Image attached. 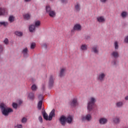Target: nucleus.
<instances>
[{"label":"nucleus","mask_w":128,"mask_h":128,"mask_svg":"<svg viewBox=\"0 0 128 128\" xmlns=\"http://www.w3.org/2000/svg\"><path fill=\"white\" fill-rule=\"evenodd\" d=\"M36 48V43L34 42L32 43L30 46V48H32V50H34V48Z\"/></svg>","instance_id":"4c0bfd02"},{"label":"nucleus","mask_w":128,"mask_h":128,"mask_svg":"<svg viewBox=\"0 0 128 128\" xmlns=\"http://www.w3.org/2000/svg\"><path fill=\"white\" fill-rule=\"evenodd\" d=\"M82 122H84V120H88V122H90V120H92V115L88 114L86 116H82Z\"/></svg>","instance_id":"423d86ee"},{"label":"nucleus","mask_w":128,"mask_h":128,"mask_svg":"<svg viewBox=\"0 0 128 128\" xmlns=\"http://www.w3.org/2000/svg\"><path fill=\"white\" fill-rule=\"evenodd\" d=\"M114 46L115 48V50H118V42H115L114 43Z\"/></svg>","instance_id":"72a5a7b5"},{"label":"nucleus","mask_w":128,"mask_h":128,"mask_svg":"<svg viewBox=\"0 0 128 128\" xmlns=\"http://www.w3.org/2000/svg\"><path fill=\"white\" fill-rule=\"evenodd\" d=\"M43 117L46 120H48V114H46V112H44L43 113Z\"/></svg>","instance_id":"cd10ccee"},{"label":"nucleus","mask_w":128,"mask_h":128,"mask_svg":"<svg viewBox=\"0 0 128 128\" xmlns=\"http://www.w3.org/2000/svg\"><path fill=\"white\" fill-rule=\"evenodd\" d=\"M2 26H8V22H1Z\"/></svg>","instance_id":"e433bc0d"},{"label":"nucleus","mask_w":128,"mask_h":128,"mask_svg":"<svg viewBox=\"0 0 128 128\" xmlns=\"http://www.w3.org/2000/svg\"><path fill=\"white\" fill-rule=\"evenodd\" d=\"M54 85V78L52 76H50V79H49V86H52Z\"/></svg>","instance_id":"6ab92c4d"},{"label":"nucleus","mask_w":128,"mask_h":128,"mask_svg":"<svg viewBox=\"0 0 128 128\" xmlns=\"http://www.w3.org/2000/svg\"><path fill=\"white\" fill-rule=\"evenodd\" d=\"M112 64H114V66H116V60H114V61H113L112 62Z\"/></svg>","instance_id":"a18cd8bd"},{"label":"nucleus","mask_w":128,"mask_h":128,"mask_svg":"<svg viewBox=\"0 0 128 128\" xmlns=\"http://www.w3.org/2000/svg\"><path fill=\"white\" fill-rule=\"evenodd\" d=\"M66 122L68 124H72V117L70 116L67 118H66Z\"/></svg>","instance_id":"412c9836"},{"label":"nucleus","mask_w":128,"mask_h":128,"mask_svg":"<svg viewBox=\"0 0 128 128\" xmlns=\"http://www.w3.org/2000/svg\"><path fill=\"white\" fill-rule=\"evenodd\" d=\"M12 106L13 108H14L15 110H16L18 108V104H16V102H13L12 104Z\"/></svg>","instance_id":"473e14b6"},{"label":"nucleus","mask_w":128,"mask_h":128,"mask_svg":"<svg viewBox=\"0 0 128 128\" xmlns=\"http://www.w3.org/2000/svg\"><path fill=\"white\" fill-rule=\"evenodd\" d=\"M23 16L24 20H27L30 18V15L28 14L23 15Z\"/></svg>","instance_id":"393cba45"},{"label":"nucleus","mask_w":128,"mask_h":128,"mask_svg":"<svg viewBox=\"0 0 128 128\" xmlns=\"http://www.w3.org/2000/svg\"><path fill=\"white\" fill-rule=\"evenodd\" d=\"M124 42L126 44H128V36L126 37V38L124 39Z\"/></svg>","instance_id":"79ce46f5"},{"label":"nucleus","mask_w":128,"mask_h":128,"mask_svg":"<svg viewBox=\"0 0 128 128\" xmlns=\"http://www.w3.org/2000/svg\"><path fill=\"white\" fill-rule=\"evenodd\" d=\"M85 38H86V40H88V38H90V36H86Z\"/></svg>","instance_id":"49530a36"},{"label":"nucleus","mask_w":128,"mask_h":128,"mask_svg":"<svg viewBox=\"0 0 128 128\" xmlns=\"http://www.w3.org/2000/svg\"><path fill=\"white\" fill-rule=\"evenodd\" d=\"M15 34L18 36H22V32L18 31H16L15 32Z\"/></svg>","instance_id":"7c9ffc66"},{"label":"nucleus","mask_w":128,"mask_h":128,"mask_svg":"<svg viewBox=\"0 0 128 128\" xmlns=\"http://www.w3.org/2000/svg\"><path fill=\"white\" fill-rule=\"evenodd\" d=\"M22 124H26V122H28V119L26 117H24L22 120Z\"/></svg>","instance_id":"f704fd0d"},{"label":"nucleus","mask_w":128,"mask_h":128,"mask_svg":"<svg viewBox=\"0 0 128 128\" xmlns=\"http://www.w3.org/2000/svg\"><path fill=\"white\" fill-rule=\"evenodd\" d=\"M36 88H36V84H33L32 86V90H36Z\"/></svg>","instance_id":"58836bf2"},{"label":"nucleus","mask_w":128,"mask_h":128,"mask_svg":"<svg viewBox=\"0 0 128 128\" xmlns=\"http://www.w3.org/2000/svg\"><path fill=\"white\" fill-rule=\"evenodd\" d=\"M54 112L55 110L54 109H53L49 114L48 120H52V118L56 116V114Z\"/></svg>","instance_id":"9d476101"},{"label":"nucleus","mask_w":128,"mask_h":128,"mask_svg":"<svg viewBox=\"0 0 128 128\" xmlns=\"http://www.w3.org/2000/svg\"><path fill=\"white\" fill-rule=\"evenodd\" d=\"M8 20L10 22H14V18L13 16H10L9 17Z\"/></svg>","instance_id":"c85d7f7f"},{"label":"nucleus","mask_w":128,"mask_h":128,"mask_svg":"<svg viewBox=\"0 0 128 128\" xmlns=\"http://www.w3.org/2000/svg\"><path fill=\"white\" fill-rule=\"evenodd\" d=\"M94 102H96V98L92 97L90 98L88 104V110L89 112H92L94 109Z\"/></svg>","instance_id":"f03ea898"},{"label":"nucleus","mask_w":128,"mask_h":128,"mask_svg":"<svg viewBox=\"0 0 128 128\" xmlns=\"http://www.w3.org/2000/svg\"><path fill=\"white\" fill-rule=\"evenodd\" d=\"M66 68H60V73L59 74L60 76V78L64 76V75L66 74Z\"/></svg>","instance_id":"6e6552de"},{"label":"nucleus","mask_w":128,"mask_h":128,"mask_svg":"<svg viewBox=\"0 0 128 128\" xmlns=\"http://www.w3.org/2000/svg\"><path fill=\"white\" fill-rule=\"evenodd\" d=\"M28 48H24L22 51V54H23L25 58H26V56H28Z\"/></svg>","instance_id":"2eb2a0df"},{"label":"nucleus","mask_w":128,"mask_h":128,"mask_svg":"<svg viewBox=\"0 0 128 128\" xmlns=\"http://www.w3.org/2000/svg\"><path fill=\"white\" fill-rule=\"evenodd\" d=\"M61 2L62 4H66V2H68V0H61Z\"/></svg>","instance_id":"37998d69"},{"label":"nucleus","mask_w":128,"mask_h":128,"mask_svg":"<svg viewBox=\"0 0 128 128\" xmlns=\"http://www.w3.org/2000/svg\"><path fill=\"white\" fill-rule=\"evenodd\" d=\"M40 26V21L37 20L35 22V27L38 28Z\"/></svg>","instance_id":"2f4dec72"},{"label":"nucleus","mask_w":128,"mask_h":128,"mask_svg":"<svg viewBox=\"0 0 128 128\" xmlns=\"http://www.w3.org/2000/svg\"><path fill=\"white\" fill-rule=\"evenodd\" d=\"M71 106H78V100L76 99H73L71 102Z\"/></svg>","instance_id":"aec40b11"},{"label":"nucleus","mask_w":128,"mask_h":128,"mask_svg":"<svg viewBox=\"0 0 128 128\" xmlns=\"http://www.w3.org/2000/svg\"><path fill=\"white\" fill-rule=\"evenodd\" d=\"M44 46H45L46 48V44H44Z\"/></svg>","instance_id":"603ef678"},{"label":"nucleus","mask_w":128,"mask_h":128,"mask_svg":"<svg viewBox=\"0 0 128 128\" xmlns=\"http://www.w3.org/2000/svg\"><path fill=\"white\" fill-rule=\"evenodd\" d=\"M29 30L30 32H34L36 31V26L34 25H30L29 26Z\"/></svg>","instance_id":"dca6fc26"},{"label":"nucleus","mask_w":128,"mask_h":128,"mask_svg":"<svg viewBox=\"0 0 128 128\" xmlns=\"http://www.w3.org/2000/svg\"><path fill=\"white\" fill-rule=\"evenodd\" d=\"M42 98V95H40V96H39V98Z\"/></svg>","instance_id":"8fccbe9b"},{"label":"nucleus","mask_w":128,"mask_h":128,"mask_svg":"<svg viewBox=\"0 0 128 128\" xmlns=\"http://www.w3.org/2000/svg\"><path fill=\"white\" fill-rule=\"evenodd\" d=\"M111 56H112L113 58H118L120 56V54H118V51H114L111 54Z\"/></svg>","instance_id":"ddd939ff"},{"label":"nucleus","mask_w":128,"mask_h":128,"mask_svg":"<svg viewBox=\"0 0 128 128\" xmlns=\"http://www.w3.org/2000/svg\"><path fill=\"white\" fill-rule=\"evenodd\" d=\"M8 14V10L6 8H0V16H4Z\"/></svg>","instance_id":"9b49d317"},{"label":"nucleus","mask_w":128,"mask_h":128,"mask_svg":"<svg viewBox=\"0 0 128 128\" xmlns=\"http://www.w3.org/2000/svg\"><path fill=\"white\" fill-rule=\"evenodd\" d=\"M74 10L76 12H80V4L79 2H76L74 6Z\"/></svg>","instance_id":"39448f33"},{"label":"nucleus","mask_w":128,"mask_h":128,"mask_svg":"<svg viewBox=\"0 0 128 128\" xmlns=\"http://www.w3.org/2000/svg\"><path fill=\"white\" fill-rule=\"evenodd\" d=\"M107 0H100L101 2H103L104 4L106 2Z\"/></svg>","instance_id":"c03bdc74"},{"label":"nucleus","mask_w":128,"mask_h":128,"mask_svg":"<svg viewBox=\"0 0 128 128\" xmlns=\"http://www.w3.org/2000/svg\"><path fill=\"white\" fill-rule=\"evenodd\" d=\"M2 26V22H0V26Z\"/></svg>","instance_id":"864d4df0"},{"label":"nucleus","mask_w":128,"mask_h":128,"mask_svg":"<svg viewBox=\"0 0 128 128\" xmlns=\"http://www.w3.org/2000/svg\"><path fill=\"white\" fill-rule=\"evenodd\" d=\"M26 2H30L31 0H24Z\"/></svg>","instance_id":"09e8293b"},{"label":"nucleus","mask_w":128,"mask_h":128,"mask_svg":"<svg viewBox=\"0 0 128 128\" xmlns=\"http://www.w3.org/2000/svg\"><path fill=\"white\" fill-rule=\"evenodd\" d=\"M92 52H94V54H98V47L96 46H95L92 48Z\"/></svg>","instance_id":"a211bd4d"},{"label":"nucleus","mask_w":128,"mask_h":128,"mask_svg":"<svg viewBox=\"0 0 128 128\" xmlns=\"http://www.w3.org/2000/svg\"><path fill=\"white\" fill-rule=\"evenodd\" d=\"M112 122L114 124H118L120 122V120L118 117H114L112 118Z\"/></svg>","instance_id":"4468645a"},{"label":"nucleus","mask_w":128,"mask_h":128,"mask_svg":"<svg viewBox=\"0 0 128 128\" xmlns=\"http://www.w3.org/2000/svg\"><path fill=\"white\" fill-rule=\"evenodd\" d=\"M42 100H40V101H39L38 105V110H42Z\"/></svg>","instance_id":"bb28decb"},{"label":"nucleus","mask_w":128,"mask_h":128,"mask_svg":"<svg viewBox=\"0 0 128 128\" xmlns=\"http://www.w3.org/2000/svg\"><path fill=\"white\" fill-rule=\"evenodd\" d=\"M28 98L34 100V94L32 92H30L28 96Z\"/></svg>","instance_id":"4be33fe9"},{"label":"nucleus","mask_w":128,"mask_h":128,"mask_svg":"<svg viewBox=\"0 0 128 128\" xmlns=\"http://www.w3.org/2000/svg\"><path fill=\"white\" fill-rule=\"evenodd\" d=\"M74 30H82V26L80 24H76L74 26L73 30H71L72 32H74Z\"/></svg>","instance_id":"7ed1b4c3"},{"label":"nucleus","mask_w":128,"mask_h":128,"mask_svg":"<svg viewBox=\"0 0 128 128\" xmlns=\"http://www.w3.org/2000/svg\"><path fill=\"white\" fill-rule=\"evenodd\" d=\"M100 124H108V119L104 118H102L99 119Z\"/></svg>","instance_id":"0eeeda50"},{"label":"nucleus","mask_w":128,"mask_h":128,"mask_svg":"<svg viewBox=\"0 0 128 128\" xmlns=\"http://www.w3.org/2000/svg\"><path fill=\"white\" fill-rule=\"evenodd\" d=\"M38 120L41 124H42V118L41 116L38 117Z\"/></svg>","instance_id":"a19ab883"},{"label":"nucleus","mask_w":128,"mask_h":128,"mask_svg":"<svg viewBox=\"0 0 128 128\" xmlns=\"http://www.w3.org/2000/svg\"><path fill=\"white\" fill-rule=\"evenodd\" d=\"M60 122L62 126H66V117L64 116H61L60 118Z\"/></svg>","instance_id":"20e7f679"},{"label":"nucleus","mask_w":128,"mask_h":128,"mask_svg":"<svg viewBox=\"0 0 128 128\" xmlns=\"http://www.w3.org/2000/svg\"><path fill=\"white\" fill-rule=\"evenodd\" d=\"M14 128H22V124H18L14 126Z\"/></svg>","instance_id":"ea45409f"},{"label":"nucleus","mask_w":128,"mask_h":128,"mask_svg":"<svg viewBox=\"0 0 128 128\" xmlns=\"http://www.w3.org/2000/svg\"><path fill=\"white\" fill-rule=\"evenodd\" d=\"M4 44H6V46H8L9 44L8 39V38H6L4 40Z\"/></svg>","instance_id":"c9c22d12"},{"label":"nucleus","mask_w":128,"mask_h":128,"mask_svg":"<svg viewBox=\"0 0 128 128\" xmlns=\"http://www.w3.org/2000/svg\"><path fill=\"white\" fill-rule=\"evenodd\" d=\"M106 74L104 72H101L99 74L98 79L100 82H102L104 80V78H106Z\"/></svg>","instance_id":"1a4fd4ad"},{"label":"nucleus","mask_w":128,"mask_h":128,"mask_svg":"<svg viewBox=\"0 0 128 128\" xmlns=\"http://www.w3.org/2000/svg\"><path fill=\"white\" fill-rule=\"evenodd\" d=\"M0 108L2 114L5 116H8L10 112H14L12 108H8V106L4 103L0 104Z\"/></svg>","instance_id":"f257e3e1"},{"label":"nucleus","mask_w":128,"mask_h":128,"mask_svg":"<svg viewBox=\"0 0 128 128\" xmlns=\"http://www.w3.org/2000/svg\"><path fill=\"white\" fill-rule=\"evenodd\" d=\"M80 50H88L86 45L82 44L80 46Z\"/></svg>","instance_id":"a878e982"},{"label":"nucleus","mask_w":128,"mask_h":128,"mask_svg":"<svg viewBox=\"0 0 128 128\" xmlns=\"http://www.w3.org/2000/svg\"><path fill=\"white\" fill-rule=\"evenodd\" d=\"M46 12L48 14L50 12H52V8H50V6L48 5L46 6Z\"/></svg>","instance_id":"c756f323"},{"label":"nucleus","mask_w":128,"mask_h":128,"mask_svg":"<svg viewBox=\"0 0 128 128\" xmlns=\"http://www.w3.org/2000/svg\"><path fill=\"white\" fill-rule=\"evenodd\" d=\"M124 106V102H118L116 103V106L117 108H122Z\"/></svg>","instance_id":"b1692460"},{"label":"nucleus","mask_w":128,"mask_h":128,"mask_svg":"<svg viewBox=\"0 0 128 128\" xmlns=\"http://www.w3.org/2000/svg\"><path fill=\"white\" fill-rule=\"evenodd\" d=\"M128 12L126 11H123L121 13L120 16H122V18H126L128 16Z\"/></svg>","instance_id":"f3484780"},{"label":"nucleus","mask_w":128,"mask_h":128,"mask_svg":"<svg viewBox=\"0 0 128 128\" xmlns=\"http://www.w3.org/2000/svg\"><path fill=\"white\" fill-rule=\"evenodd\" d=\"M125 100H128V96H126L124 98Z\"/></svg>","instance_id":"de8ad7c7"},{"label":"nucleus","mask_w":128,"mask_h":128,"mask_svg":"<svg viewBox=\"0 0 128 128\" xmlns=\"http://www.w3.org/2000/svg\"><path fill=\"white\" fill-rule=\"evenodd\" d=\"M19 104H22V101H20V102H19Z\"/></svg>","instance_id":"3c124183"},{"label":"nucleus","mask_w":128,"mask_h":128,"mask_svg":"<svg viewBox=\"0 0 128 128\" xmlns=\"http://www.w3.org/2000/svg\"><path fill=\"white\" fill-rule=\"evenodd\" d=\"M50 16L51 18H54L56 16V12L52 10L50 12L48 13Z\"/></svg>","instance_id":"5701e85b"},{"label":"nucleus","mask_w":128,"mask_h":128,"mask_svg":"<svg viewBox=\"0 0 128 128\" xmlns=\"http://www.w3.org/2000/svg\"><path fill=\"white\" fill-rule=\"evenodd\" d=\"M97 22H106V18L104 16H99L96 18Z\"/></svg>","instance_id":"f8f14e48"}]
</instances>
